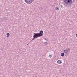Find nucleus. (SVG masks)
Segmentation results:
<instances>
[{
  "label": "nucleus",
  "mask_w": 77,
  "mask_h": 77,
  "mask_svg": "<svg viewBox=\"0 0 77 77\" xmlns=\"http://www.w3.org/2000/svg\"><path fill=\"white\" fill-rule=\"evenodd\" d=\"M55 10L56 11H57V10H59V9L58 7H56L55 8Z\"/></svg>",
  "instance_id": "nucleus-9"
},
{
  "label": "nucleus",
  "mask_w": 77,
  "mask_h": 77,
  "mask_svg": "<svg viewBox=\"0 0 77 77\" xmlns=\"http://www.w3.org/2000/svg\"><path fill=\"white\" fill-rule=\"evenodd\" d=\"M61 56L62 57H63V56H65V54H64V53H61Z\"/></svg>",
  "instance_id": "nucleus-8"
},
{
  "label": "nucleus",
  "mask_w": 77,
  "mask_h": 77,
  "mask_svg": "<svg viewBox=\"0 0 77 77\" xmlns=\"http://www.w3.org/2000/svg\"><path fill=\"white\" fill-rule=\"evenodd\" d=\"M69 51L70 50V49H69Z\"/></svg>",
  "instance_id": "nucleus-13"
},
{
  "label": "nucleus",
  "mask_w": 77,
  "mask_h": 77,
  "mask_svg": "<svg viewBox=\"0 0 77 77\" xmlns=\"http://www.w3.org/2000/svg\"><path fill=\"white\" fill-rule=\"evenodd\" d=\"M51 57L52 56H51V55H49V57H51Z\"/></svg>",
  "instance_id": "nucleus-11"
},
{
  "label": "nucleus",
  "mask_w": 77,
  "mask_h": 77,
  "mask_svg": "<svg viewBox=\"0 0 77 77\" xmlns=\"http://www.w3.org/2000/svg\"><path fill=\"white\" fill-rule=\"evenodd\" d=\"M73 3H74V2H73Z\"/></svg>",
  "instance_id": "nucleus-14"
},
{
  "label": "nucleus",
  "mask_w": 77,
  "mask_h": 77,
  "mask_svg": "<svg viewBox=\"0 0 77 77\" xmlns=\"http://www.w3.org/2000/svg\"><path fill=\"white\" fill-rule=\"evenodd\" d=\"M32 1L34 2V0H32Z\"/></svg>",
  "instance_id": "nucleus-12"
},
{
  "label": "nucleus",
  "mask_w": 77,
  "mask_h": 77,
  "mask_svg": "<svg viewBox=\"0 0 77 77\" xmlns=\"http://www.w3.org/2000/svg\"><path fill=\"white\" fill-rule=\"evenodd\" d=\"M63 52L65 53V54H68V49L66 48L65 50H64Z\"/></svg>",
  "instance_id": "nucleus-5"
},
{
  "label": "nucleus",
  "mask_w": 77,
  "mask_h": 77,
  "mask_svg": "<svg viewBox=\"0 0 77 77\" xmlns=\"http://www.w3.org/2000/svg\"><path fill=\"white\" fill-rule=\"evenodd\" d=\"M64 2L68 7H71L73 3L72 0H64Z\"/></svg>",
  "instance_id": "nucleus-1"
},
{
  "label": "nucleus",
  "mask_w": 77,
  "mask_h": 77,
  "mask_svg": "<svg viewBox=\"0 0 77 77\" xmlns=\"http://www.w3.org/2000/svg\"><path fill=\"white\" fill-rule=\"evenodd\" d=\"M25 1V2L26 3H27L28 4H31L33 2L32 1V0H24Z\"/></svg>",
  "instance_id": "nucleus-3"
},
{
  "label": "nucleus",
  "mask_w": 77,
  "mask_h": 77,
  "mask_svg": "<svg viewBox=\"0 0 77 77\" xmlns=\"http://www.w3.org/2000/svg\"><path fill=\"white\" fill-rule=\"evenodd\" d=\"M33 38L32 39V41H33L35 39H36V38H38V37H40L39 34L38 33H34V35L33 36Z\"/></svg>",
  "instance_id": "nucleus-2"
},
{
  "label": "nucleus",
  "mask_w": 77,
  "mask_h": 77,
  "mask_svg": "<svg viewBox=\"0 0 77 77\" xmlns=\"http://www.w3.org/2000/svg\"><path fill=\"white\" fill-rule=\"evenodd\" d=\"M57 63H58L60 64V63H62V62L61 60H58L57 61Z\"/></svg>",
  "instance_id": "nucleus-6"
},
{
  "label": "nucleus",
  "mask_w": 77,
  "mask_h": 77,
  "mask_svg": "<svg viewBox=\"0 0 77 77\" xmlns=\"http://www.w3.org/2000/svg\"><path fill=\"white\" fill-rule=\"evenodd\" d=\"M44 44L45 45H47V42H46L44 43Z\"/></svg>",
  "instance_id": "nucleus-10"
},
{
  "label": "nucleus",
  "mask_w": 77,
  "mask_h": 77,
  "mask_svg": "<svg viewBox=\"0 0 77 77\" xmlns=\"http://www.w3.org/2000/svg\"><path fill=\"white\" fill-rule=\"evenodd\" d=\"M10 35V34L9 33H8L7 34V38H9V35Z\"/></svg>",
  "instance_id": "nucleus-7"
},
{
  "label": "nucleus",
  "mask_w": 77,
  "mask_h": 77,
  "mask_svg": "<svg viewBox=\"0 0 77 77\" xmlns=\"http://www.w3.org/2000/svg\"><path fill=\"white\" fill-rule=\"evenodd\" d=\"M44 33V32H43V31L42 30H41L40 31L39 33H38L40 36H42V35H44V33Z\"/></svg>",
  "instance_id": "nucleus-4"
}]
</instances>
